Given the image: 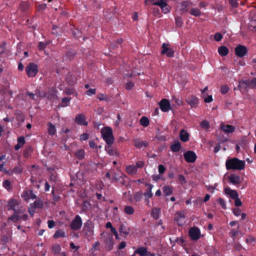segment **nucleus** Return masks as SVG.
<instances>
[{"label": "nucleus", "mask_w": 256, "mask_h": 256, "mask_svg": "<svg viewBox=\"0 0 256 256\" xmlns=\"http://www.w3.org/2000/svg\"><path fill=\"white\" fill-rule=\"evenodd\" d=\"M70 98H62V102L63 104L62 106H65L68 105V102H70Z\"/></svg>", "instance_id": "4d7b16f0"}, {"label": "nucleus", "mask_w": 256, "mask_h": 256, "mask_svg": "<svg viewBox=\"0 0 256 256\" xmlns=\"http://www.w3.org/2000/svg\"><path fill=\"white\" fill-rule=\"evenodd\" d=\"M82 232L85 238H90L94 234V227L91 224H85L83 228Z\"/></svg>", "instance_id": "20e7f679"}, {"label": "nucleus", "mask_w": 256, "mask_h": 256, "mask_svg": "<svg viewBox=\"0 0 256 256\" xmlns=\"http://www.w3.org/2000/svg\"><path fill=\"white\" fill-rule=\"evenodd\" d=\"M250 88H256V78L250 80Z\"/></svg>", "instance_id": "13d9d810"}, {"label": "nucleus", "mask_w": 256, "mask_h": 256, "mask_svg": "<svg viewBox=\"0 0 256 256\" xmlns=\"http://www.w3.org/2000/svg\"><path fill=\"white\" fill-rule=\"evenodd\" d=\"M146 186L147 187L146 192L144 193V195L146 197V200L147 201L148 204L149 202V198H152L153 195L152 192L153 185L150 184H146Z\"/></svg>", "instance_id": "dca6fc26"}, {"label": "nucleus", "mask_w": 256, "mask_h": 256, "mask_svg": "<svg viewBox=\"0 0 256 256\" xmlns=\"http://www.w3.org/2000/svg\"><path fill=\"white\" fill-rule=\"evenodd\" d=\"M235 53L237 56L242 58L247 53V48L244 46L239 45L235 48Z\"/></svg>", "instance_id": "9b49d317"}, {"label": "nucleus", "mask_w": 256, "mask_h": 256, "mask_svg": "<svg viewBox=\"0 0 256 256\" xmlns=\"http://www.w3.org/2000/svg\"><path fill=\"white\" fill-rule=\"evenodd\" d=\"M19 205V202L15 198H10L8 202V210H12L16 212V208Z\"/></svg>", "instance_id": "ddd939ff"}, {"label": "nucleus", "mask_w": 256, "mask_h": 256, "mask_svg": "<svg viewBox=\"0 0 256 256\" xmlns=\"http://www.w3.org/2000/svg\"><path fill=\"white\" fill-rule=\"evenodd\" d=\"M32 205L34 208H42L43 206V203L41 200H36Z\"/></svg>", "instance_id": "09e8293b"}, {"label": "nucleus", "mask_w": 256, "mask_h": 256, "mask_svg": "<svg viewBox=\"0 0 256 256\" xmlns=\"http://www.w3.org/2000/svg\"><path fill=\"white\" fill-rule=\"evenodd\" d=\"M76 156L80 160H82L84 157L85 152L84 150L80 149L75 152Z\"/></svg>", "instance_id": "c9c22d12"}, {"label": "nucleus", "mask_w": 256, "mask_h": 256, "mask_svg": "<svg viewBox=\"0 0 256 256\" xmlns=\"http://www.w3.org/2000/svg\"><path fill=\"white\" fill-rule=\"evenodd\" d=\"M224 192L227 194H228L230 196L232 199H235L238 196V194L236 190H232L229 188H225Z\"/></svg>", "instance_id": "412c9836"}, {"label": "nucleus", "mask_w": 256, "mask_h": 256, "mask_svg": "<svg viewBox=\"0 0 256 256\" xmlns=\"http://www.w3.org/2000/svg\"><path fill=\"white\" fill-rule=\"evenodd\" d=\"M190 14L195 16H198L201 14L200 10L198 8H193L190 10Z\"/></svg>", "instance_id": "37998d69"}, {"label": "nucleus", "mask_w": 256, "mask_h": 256, "mask_svg": "<svg viewBox=\"0 0 256 256\" xmlns=\"http://www.w3.org/2000/svg\"><path fill=\"white\" fill-rule=\"evenodd\" d=\"M220 128L224 132L226 133H232L234 131V127L232 126L227 124L224 125V124H222L220 126Z\"/></svg>", "instance_id": "5701e85b"}, {"label": "nucleus", "mask_w": 256, "mask_h": 256, "mask_svg": "<svg viewBox=\"0 0 256 256\" xmlns=\"http://www.w3.org/2000/svg\"><path fill=\"white\" fill-rule=\"evenodd\" d=\"M105 150L110 156H118L119 155L116 149L114 148L112 146V144H107V146L105 147Z\"/></svg>", "instance_id": "aec40b11"}, {"label": "nucleus", "mask_w": 256, "mask_h": 256, "mask_svg": "<svg viewBox=\"0 0 256 256\" xmlns=\"http://www.w3.org/2000/svg\"><path fill=\"white\" fill-rule=\"evenodd\" d=\"M178 180L182 184L186 183L185 178L183 175L180 174L178 176Z\"/></svg>", "instance_id": "69168bd1"}, {"label": "nucleus", "mask_w": 256, "mask_h": 256, "mask_svg": "<svg viewBox=\"0 0 256 256\" xmlns=\"http://www.w3.org/2000/svg\"><path fill=\"white\" fill-rule=\"evenodd\" d=\"M218 52L221 56H226L228 53V48L224 46H221L218 48Z\"/></svg>", "instance_id": "7c9ffc66"}, {"label": "nucleus", "mask_w": 256, "mask_h": 256, "mask_svg": "<svg viewBox=\"0 0 256 256\" xmlns=\"http://www.w3.org/2000/svg\"><path fill=\"white\" fill-rule=\"evenodd\" d=\"M238 87L244 88H246L247 87H250V80H242L240 82Z\"/></svg>", "instance_id": "4c0bfd02"}, {"label": "nucleus", "mask_w": 256, "mask_h": 256, "mask_svg": "<svg viewBox=\"0 0 256 256\" xmlns=\"http://www.w3.org/2000/svg\"><path fill=\"white\" fill-rule=\"evenodd\" d=\"M28 4L24 2H22L20 6V9L22 11L26 10L28 9Z\"/></svg>", "instance_id": "a18cd8bd"}, {"label": "nucleus", "mask_w": 256, "mask_h": 256, "mask_svg": "<svg viewBox=\"0 0 256 256\" xmlns=\"http://www.w3.org/2000/svg\"><path fill=\"white\" fill-rule=\"evenodd\" d=\"M134 146L138 148H140L143 146L146 147L148 146V142L137 138L134 140Z\"/></svg>", "instance_id": "f3484780"}, {"label": "nucleus", "mask_w": 256, "mask_h": 256, "mask_svg": "<svg viewBox=\"0 0 256 256\" xmlns=\"http://www.w3.org/2000/svg\"><path fill=\"white\" fill-rule=\"evenodd\" d=\"M180 140L183 142H186L189 140V134L184 130H182L180 132Z\"/></svg>", "instance_id": "4be33fe9"}, {"label": "nucleus", "mask_w": 256, "mask_h": 256, "mask_svg": "<svg viewBox=\"0 0 256 256\" xmlns=\"http://www.w3.org/2000/svg\"><path fill=\"white\" fill-rule=\"evenodd\" d=\"M175 219L179 226H182L185 222V215L184 213L182 212H176Z\"/></svg>", "instance_id": "4468645a"}, {"label": "nucleus", "mask_w": 256, "mask_h": 256, "mask_svg": "<svg viewBox=\"0 0 256 256\" xmlns=\"http://www.w3.org/2000/svg\"><path fill=\"white\" fill-rule=\"evenodd\" d=\"M222 34L218 32L215 34L214 36V38L217 42L220 41L222 39Z\"/></svg>", "instance_id": "bf43d9fd"}, {"label": "nucleus", "mask_w": 256, "mask_h": 256, "mask_svg": "<svg viewBox=\"0 0 256 256\" xmlns=\"http://www.w3.org/2000/svg\"><path fill=\"white\" fill-rule=\"evenodd\" d=\"M6 171V172L9 175H11L12 174H19L21 173L22 171V166L20 164L18 166H16L12 170L9 171Z\"/></svg>", "instance_id": "393cba45"}, {"label": "nucleus", "mask_w": 256, "mask_h": 256, "mask_svg": "<svg viewBox=\"0 0 256 256\" xmlns=\"http://www.w3.org/2000/svg\"><path fill=\"white\" fill-rule=\"evenodd\" d=\"M144 166V162L142 160H139L136 162V167L137 168H142Z\"/></svg>", "instance_id": "680f3d73"}, {"label": "nucleus", "mask_w": 256, "mask_h": 256, "mask_svg": "<svg viewBox=\"0 0 256 256\" xmlns=\"http://www.w3.org/2000/svg\"><path fill=\"white\" fill-rule=\"evenodd\" d=\"M140 124L144 127H146L150 124V120L147 117L142 116L140 120Z\"/></svg>", "instance_id": "473e14b6"}, {"label": "nucleus", "mask_w": 256, "mask_h": 256, "mask_svg": "<svg viewBox=\"0 0 256 256\" xmlns=\"http://www.w3.org/2000/svg\"><path fill=\"white\" fill-rule=\"evenodd\" d=\"M22 198L25 200L28 201L30 199H35L36 196L33 194L32 191L31 190H24L22 194Z\"/></svg>", "instance_id": "f8f14e48"}, {"label": "nucleus", "mask_w": 256, "mask_h": 256, "mask_svg": "<svg viewBox=\"0 0 256 256\" xmlns=\"http://www.w3.org/2000/svg\"><path fill=\"white\" fill-rule=\"evenodd\" d=\"M126 170L130 175H134L137 172L136 167L134 165H128L126 166Z\"/></svg>", "instance_id": "b1692460"}, {"label": "nucleus", "mask_w": 256, "mask_h": 256, "mask_svg": "<svg viewBox=\"0 0 256 256\" xmlns=\"http://www.w3.org/2000/svg\"><path fill=\"white\" fill-rule=\"evenodd\" d=\"M228 180L230 183L233 184H238L241 183L240 178L236 174H232L228 176Z\"/></svg>", "instance_id": "6ab92c4d"}, {"label": "nucleus", "mask_w": 256, "mask_h": 256, "mask_svg": "<svg viewBox=\"0 0 256 256\" xmlns=\"http://www.w3.org/2000/svg\"><path fill=\"white\" fill-rule=\"evenodd\" d=\"M52 252L54 254H58L60 252V250H61L60 246L58 244H54V245L52 246Z\"/></svg>", "instance_id": "c03bdc74"}, {"label": "nucleus", "mask_w": 256, "mask_h": 256, "mask_svg": "<svg viewBox=\"0 0 256 256\" xmlns=\"http://www.w3.org/2000/svg\"><path fill=\"white\" fill-rule=\"evenodd\" d=\"M226 167L228 170H241L245 168V162L236 158H228L226 162Z\"/></svg>", "instance_id": "f257e3e1"}, {"label": "nucleus", "mask_w": 256, "mask_h": 256, "mask_svg": "<svg viewBox=\"0 0 256 256\" xmlns=\"http://www.w3.org/2000/svg\"><path fill=\"white\" fill-rule=\"evenodd\" d=\"M119 231L121 233H123L126 235H128L130 232V229L127 228L124 224H122L119 228Z\"/></svg>", "instance_id": "ea45409f"}, {"label": "nucleus", "mask_w": 256, "mask_h": 256, "mask_svg": "<svg viewBox=\"0 0 256 256\" xmlns=\"http://www.w3.org/2000/svg\"><path fill=\"white\" fill-rule=\"evenodd\" d=\"M36 94L38 95L40 98L47 97L48 98L50 99V98L49 96H47L46 94L43 92H40V90H36Z\"/></svg>", "instance_id": "864d4df0"}, {"label": "nucleus", "mask_w": 256, "mask_h": 256, "mask_svg": "<svg viewBox=\"0 0 256 256\" xmlns=\"http://www.w3.org/2000/svg\"><path fill=\"white\" fill-rule=\"evenodd\" d=\"M173 188L169 186H165L163 188L164 193L166 196H169L172 193Z\"/></svg>", "instance_id": "f704fd0d"}, {"label": "nucleus", "mask_w": 256, "mask_h": 256, "mask_svg": "<svg viewBox=\"0 0 256 256\" xmlns=\"http://www.w3.org/2000/svg\"><path fill=\"white\" fill-rule=\"evenodd\" d=\"M186 102L192 108H196L198 106V100L195 96H192L187 98Z\"/></svg>", "instance_id": "a211bd4d"}, {"label": "nucleus", "mask_w": 256, "mask_h": 256, "mask_svg": "<svg viewBox=\"0 0 256 256\" xmlns=\"http://www.w3.org/2000/svg\"><path fill=\"white\" fill-rule=\"evenodd\" d=\"M123 176H126L122 172H120V174L114 173L112 175V178L116 181H118Z\"/></svg>", "instance_id": "49530a36"}, {"label": "nucleus", "mask_w": 256, "mask_h": 256, "mask_svg": "<svg viewBox=\"0 0 256 256\" xmlns=\"http://www.w3.org/2000/svg\"><path fill=\"white\" fill-rule=\"evenodd\" d=\"M25 70L28 77L32 78L35 76L38 72L37 64L33 63H29L26 67Z\"/></svg>", "instance_id": "7ed1b4c3"}, {"label": "nucleus", "mask_w": 256, "mask_h": 256, "mask_svg": "<svg viewBox=\"0 0 256 256\" xmlns=\"http://www.w3.org/2000/svg\"><path fill=\"white\" fill-rule=\"evenodd\" d=\"M25 144V140L24 136H20L18 138V144L14 146V149L16 150H18L22 148Z\"/></svg>", "instance_id": "a878e982"}, {"label": "nucleus", "mask_w": 256, "mask_h": 256, "mask_svg": "<svg viewBox=\"0 0 256 256\" xmlns=\"http://www.w3.org/2000/svg\"><path fill=\"white\" fill-rule=\"evenodd\" d=\"M48 227L50 228H52L55 226V222L53 220H49L48 222Z\"/></svg>", "instance_id": "774afa93"}, {"label": "nucleus", "mask_w": 256, "mask_h": 256, "mask_svg": "<svg viewBox=\"0 0 256 256\" xmlns=\"http://www.w3.org/2000/svg\"><path fill=\"white\" fill-rule=\"evenodd\" d=\"M154 5L159 6L164 14H168L170 10V8L167 4V0H156Z\"/></svg>", "instance_id": "423d86ee"}, {"label": "nucleus", "mask_w": 256, "mask_h": 256, "mask_svg": "<svg viewBox=\"0 0 256 256\" xmlns=\"http://www.w3.org/2000/svg\"><path fill=\"white\" fill-rule=\"evenodd\" d=\"M234 200V206H240L242 204V202L241 200L238 198V196L237 198H236Z\"/></svg>", "instance_id": "0e129e2a"}, {"label": "nucleus", "mask_w": 256, "mask_h": 256, "mask_svg": "<svg viewBox=\"0 0 256 256\" xmlns=\"http://www.w3.org/2000/svg\"><path fill=\"white\" fill-rule=\"evenodd\" d=\"M188 234L192 240H197L200 237V232L198 228L193 227L190 229Z\"/></svg>", "instance_id": "0eeeda50"}, {"label": "nucleus", "mask_w": 256, "mask_h": 256, "mask_svg": "<svg viewBox=\"0 0 256 256\" xmlns=\"http://www.w3.org/2000/svg\"><path fill=\"white\" fill-rule=\"evenodd\" d=\"M200 126L202 128H203L204 130H208L209 128L210 125L209 122L206 120H202L200 122Z\"/></svg>", "instance_id": "8fccbe9b"}, {"label": "nucleus", "mask_w": 256, "mask_h": 256, "mask_svg": "<svg viewBox=\"0 0 256 256\" xmlns=\"http://www.w3.org/2000/svg\"><path fill=\"white\" fill-rule=\"evenodd\" d=\"M50 42H51L50 40H48L46 42H40L38 44V50H44L46 48V46L49 44Z\"/></svg>", "instance_id": "a19ab883"}, {"label": "nucleus", "mask_w": 256, "mask_h": 256, "mask_svg": "<svg viewBox=\"0 0 256 256\" xmlns=\"http://www.w3.org/2000/svg\"><path fill=\"white\" fill-rule=\"evenodd\" d=\"M147 251L146 248L140 247L134 252V254H138L140 256H146Z\"/></svg>", "instance_id": "c85d7f7f"}, {"label": "nucleus", "mask_w": 256, "mask_h": 256, "mask_svg": "<svg viewBox=\"0 0 256 256\" xmlns=\"http://www.w3.org/2000/svg\"><path fill=\"white\" fill-rule=\"evenodd\" d=\"M3 186L8 190L12 189L11 183L8 180H5L4 181Z\"/></svg>", "instance_id": "de8ad7c7"}, {"label": "nucleus", "mask_w": 256, "mask_h": 256, "mask_svg": "<svg viewBox=\"0 0 256 256\" xmlns=\"http://www.w3.org/2000/svg\"><path fill=\"white\" fill-rule=\"evenodd\" d=\"M153 14L156 16H160V10L158 8H154L152 10Z\"/></svg>", "instance_id": "338daca9"}, {"label": "nucleus", "mask_w": 256, "mask_h": 256, "mask_svg": "<svg viewBox=\"0 0 256 256\" xmlns=\"http://www.w3.org/2000/svg\"><path fill=\"white\" fill-rule=\"evenodd\" d=\"M160 209L158 208H154L152 209L151 215L154 218L158 219L160 214Z\"/></svg>", "instance_id": "c756f323"}, {"label": "nucleus", "mask_w": 256, "mask_h": 256, "mask_svg": "<svg viewBox=\"0 0 256 256\" xmlns=\"http://www.w3.org/2000/svg\"><path fill=\"white\" fill-rule=\"evenodd\" d=\"M32 149L31 147L29 146L26 148L23 152L24 158H30L32 153Z\"/></svg>", "instance_id": "72a5a7b5"}, {"label": "nucleus", "mask_w": 256, "mask_h": 256, "mask_svg": "<svg viewBox=\"0 0 256 256\" xmlns=\"http://www.w3.org/2000/svg\"><path fill=\"white\" fill-rule=\"evenodd\" d=\"M229 88L226 85H222L220 88V92L223 94H226Z\"/></svg>", "instance_id": "603ef678"}, {"label": "nucleus", "mask_w": 256, "mask_h": 256, "mask_svg": "<svg viewBox=\"0 0 256 256\" xmlns=\"http://www.w3.org/2000/svg\"><path fill=\"white\" fill-rule=\"evenodd\" d=\"M65 236V232L62 230H58L56 232L54 235V238H64Z\"/></svg>", "instance_id": "58836bf2"}, {"label": "nucleus", "mask_w": 256, "mask_h": 256, "mask_svg": "<svg viewBox=\"0 0 256 256\" xmlns=\"http://www.w3.org/2000/svg\"><path fill=\"white\" fill-rule=\"evenodd\" d=\"M66 80L70 85H74L76 82V78L68 74L66 76Z\"/></svg>", "instance_id": "e433bc0d"}, {"label": "nucleus", "mask_w": 256, "mask_h": 256, "mask_svg": "<svg viewBox=\"0 0 256 256\" xmlns=\"http://www.w3.org/2000/svg\"><path fill=\"white\" fill-rule=\"evenodd\" d=\"M47 125L48 126V134L51 136H54V134H55L56 132L55 126L51 122H48Z\"/></svg>", "instance_id": "bb28decb"}, {"label": "nucleus", "mask_w": 256, "mask_h": 256, "mask_svg": "<svg viewBox=\"0 0 256 256\" xmlns=\"http://www.w3.org/2000/svg\"><path fill=\"white\" fill-rule=\"evenodd\" d=\"M184 158L186 161L188 162H194L196 159V155L191 150L187 151L184 154Z\"/></svg>", "instance_id": "6e6552de"}, {"label": "nucleus", "mask_w": 256, "mask_h": 256, "mask_svg": "<svg viewBox=\"0 0 256 256\" xmlns=\"http://www.w3.org/2000/svg\"><path fill=\"white\" fill-rule=\"evenodd\" d=\"M159 105L162 112H167L170 110V102L166 99H162L160 102Z\"/></svg>", "instance_id": "9d476101"}, {"label": "nucleus", "mask_w": 256, "mask_h": 256, "mask_svg": "<svg viewBox=\"0 0 256 256\" xmlns=\"http://www.w3.org/2000/svg\"><path fill=\"white\" fill-rule=\"evenodd\" d=\"M75 122L80 125H88V122L86 120L85 116L82 114H80L76 116Z\"/></svg>", "instance_id": "2eb2a0df"}, {"label": "nucleus", "mask_w": 256, "mask_h": 256, "mask_svg": "<svg viewBox=\"0 0 256 256\" xmlns=\"http://www.w3.org/2000/svg\"><path fill=\"white\" fill-rule=\"evenodd\" d=\"M162 48V54H166L168 57H172L174 56V52L171 48L168 47V44H163Z\"/></svg>", "instance_id": "1a4fd4ad"}, {"label": "nucleus", "mask_w": 256, "mask_h": 256, "mask_svg": "<svg viewBox=\"0 0 256 256\" xmlns=\"http://www.w3.org/2000/svg\"><path fill=\"white\" fill-rule=\"evenodd\" d=\"M176 24L178 27H181L182 26L183 22L182 19L178 16H176L175 18Z\"/></svg>", "instance_id": "3c124183"}, {"label": "nucleus", "mask_w": 256, "mask_h": 256, "mask_svg": "<svg viewBox=\"0 0 256 256\" xmlns=\"http://www.w3.org/2000/svg\"><path fill=\"white\" fill-rule=\"evenodd\" d=\"M96 92V90L95 88H90L86 92V94L88 96H90L95 94Z\"/></svg>", "instance_id": "6e6d98bb"}, {"label": "nucleus", "mask_w": 256, "mask_h": 256, "mask_svg": "<svg viewBox=\"0 0 256 256\" xmlns=\"http://www.w3.org/2000/svg\"><path fill=\"white\" fill-rule=\"evenodd\" d=\"M181 148L180 143L179 142H176L172 144L170 146L171 150L174 152H178Z\"/></svg>", "instance_id": "2f4dec72"}, {"label": "nucleus", "mask_w": 256, "mask_h": 256, "mask_svg": "<svg viewBox=\"0 0 256 256\" xmlns=\"http://www.w3.org/2000/svg\"><path fill=\"white\" fill-rule=\"evenodd\" d=\"M134 86V84L132 82H129L126 84V88L128 90H132Z\"/></svg>", "instance_id": "e2e57ef3"}, {"label": "nucleus", "mask_w": 256, "mask_h": 256, "mask_svg": "<svg viewBox=\"0 0 256 256\" xmlns=\"http://www.w3.org/2000/svg\"><path fill=\"white\" fill-rule=\"evenodd\" d=\"M100 132L102 138L107 144H112L114 142L113 131L111 128L106 126L102 128Z\"/></svg>", "instance_id": "f03ea898"}, {"label": "nucleus", "mask_w": 256, "mask_h": 256, "mask_svg": "<svg viewBox=\"0 0 256 256\" xmlns=\"http://www.w3.org/2000/svg\"><path fill=\"white\" fill-rule=\"evenodd\" d=\"M142 198V193L140 192H136L134 195V199L136 201H140Z\"/></svg>", "instance_id": "5fc2aeb1"}, {"label": "nucleus", "mask_w": 256, "mask_h": 256, "mask_svg": "<svg viewBox=\"0 0 256 256\" xmlns=\"http://www.w3.org/2000/svg\"><path fill=\"white\" fill-rule=\"evenodd\" d=\"M190 5V2H184L180 4V11L182 13L186 12L188 10V7Z\"/></svg>", "instance_id": "cd10ccee"}, {"label": "nucleus", "mask_w": 256, "mask_h": 256, "mask_svg": "<svg viewBox=\"0 0 256 256\" xmlns=\"http://www.w3.org/2000/svg\"><path fill=\"white\" fill-rule=\"evenodd\" d=\"M124 212L126 214L131 215L134 213V208L130 206H126L124 208Z\"/></svg>", "instance_id": "79ce46f5"}, {"label": "nucleus", "mask_w": 256, "mask_h": 256, "mask_svg": "<svg viewBox=\"0 0 256 256\" xmlns=\"http://www.w3.org/2000/svg\"><path fill=\"white\" fill-rule=\"evenodd\" d=\"M82 226V220L80 216L76 215L72 221L70 226L74 230H79Z\"/></svg>", "instance_id": "39448f33"}, {"label": "nucleus", "mask_w": 256, "mask_h": 256, "mask_svg": "<svg viewBox=\"0 0 256 256\" xmlns=\"http://www.w3.org/2000/svg\"><path fill=\"white\" fill-rule=\"evenodd\" d=\"M89 138V134L87 133H84L80 136V140L81 141L82 140H87Z\"/></svg>", "instance_id": "052dcab7"}]
</instances>
